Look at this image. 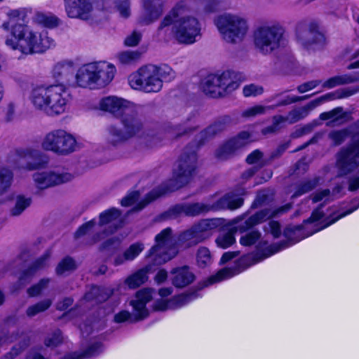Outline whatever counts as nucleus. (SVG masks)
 I'll return each instance as SVG.
<instances>
[{"instance_id":"f257e3e1","label":"nucleus","mask_w":359,"mask_h":359,"mask_svg":"<svg viewBox=\"0 0 359 359\" xmlns=\"http://www.w3.org/2000/svg\"><path fill=\"white\" fill-rule=\"evenodd\" d=\"M222 0H180L160 22L156 36L169 41L173 38L178 43L191 45L201 37V25L196 14L207 15L217 11Z\"/></svg>"},{"instance_id":"f03ea898","label":"nucleus","mask_w":359,"mask_h":359,"mask_svg":"<svg viewBox=\"0 0 359 359\" xmlns=\"http://www.w3.org/2000/svg\"><path fill=\"white\" fill-rule=\"evenodd\" d=\"M9 15L10 20L4 22L2 27L5 29H8L10 26L12 27L13 38L8 39L6 44L13 50H19L27 55L41 53L55 46L54 39L47 32H34L22 24L13 25L12 18L19 15L18 11H11Z\"/></svg>"},{"instance_id":"7ed1b4c3","label":"nucleus","mask_w":359,"mask_h":359,"mask_svg":"<svg viewBox=\"0 0 359 359\" xmlns=\"http://www.w3.org/2000/svg\"><path fill=\"white\" fill-rule=\"evenodd\" d=\"M175 71L167 65H146L140 67L128 77L131 88L145 93H158L163 88L164 81L175 78Z\"/></svg>"},{"instance_id":"20e7f679","label":"nucleus","mask_w":359,"mask_h":359,"mask_svg":"<svg viewBox=\"0 0 359 359\" xmlns=\"http://www.w3.org/2000/svg\"><path fill=\"white\" fill-rule=\"evenodd\" d=\"M285 28L279 23H265L255 28L252 34L255 50L269 55L285 44Z\"/></svg>"},{"instance_id":"39448f33","label":"nucleus","mask_w":359,"mask_h":359,"mask_svg":"<svg viewBox=\"0 0 359 359\" xmlns=\"http://www.w3.org/2000/svg\"><path fill=\"white\" fill-rule=\"evenodd\" d=\"M202 146L199 142L188 144L182 151L173 179L170 182L169 190L175 191L187 184L196 175L198 167L197 150Z\"/></svg>"},{"instance_id":"423d86ee","label":"nucleus","mask_w":359,"mask_h":359,"mask_svg":"<svg viewBox=\"0 0 359 359\" xmlns=\"http://www.w3.org/2000/svg\"><path fill=\"white\" fill-rule=\"evenodd\" d=\"M292 244V243L290 241H282L278 244H274L269 246L262 252L243 256L239 259L236 267L224 268L221 269L215 275L210 277L205 285H208L217 283L238 274L250 266L262 261Z\"/></svg>"},{"instance_id":"0eeeda50","label":"nucleus","mask_w":359,"mask_h":359,"mask_svg":"<svg viewBox=\"0 0 359 359\" xmlns=\"http://www.w3.org/2000/svg\"><path fill=\"white\" fill-rule=\"evenodd\" d=\"M215 25L222 39L231 44L243 41L249 31L248 20L235 14L225 13L217 16Z\"/></svg>"},{"instance_id":"6e6552de","label":"nucleus","mask_w":359,"mask_h":359,"mask_svg":"<svg viewBox=\"0 0 359 359\" xmlns=\"http://www.w3.org/2000/svg\"><path fill=\"white\" fill-rule=\"evenodd\" d=\"M240 82L234 72L224 71L208 75L201 82V88L206 95L214 97H224L236 90Z\"/></svg>"},{"instance_id":"1a4fd4ad","label":"nucleus","mask_w":359,"mask_h":359,"mask_svg":"<svg viewBox=\"0 0 359 359\" xmlns=\"http://www.w3.org/2000/svg\"><path fill=\"white\" fill-rule=\"evenodd\" d=\"M42 148L57 155L66 156L76 151L77 142L73 135L62 129L48 133L42 140Z\"/></svg>"},{"instance_id":"9d476101","label":"nucleus","mask_w":359,"mask_h":359,"mask_svg":"<svg viewBox=\"0 0 359 359\" xmlns=\"http://www.w3.org/2000/svg\"><path fill=\"white\" fill-rule=\"evenodd\" d=\"M155 243L149 250V256L156 264L160 265L170 261L178 253L172 230L170 227L165 228L156 236Z\"/></svg>"},{"instance_id":"9b49d317","label":"nucleus","mask_w":359,"mask_h":359,"mask_svg":"<svg viewBox=\"0 0 359 359\" xmlns=\"http://www.w3.org/2000/svg\"><path fill=\"white\" fill-rule=\"evenodd\" d=\"M217 226V219H201L190 229L182 232L180 235L178 241L185 248L195 246L208 239Z\"/></svg>"},{"instance_id":"f8f14e48","label":"nucleus","mask_w":359,"mask_h":359,"mask_svg":"<svg viewBox=\"0 0 359 359\" xmlns=\"http://www.w3.org/2000/svg\"><path fill=\"white\" fill-rule=\"evenodd\" d=\"M337 177L353 172L359 167V140L344 147L336 154Z\"/></svg>"},{"instance_id":"ddd939ff","label":"nucleus","mask_w":359,"mask_h":359,"mask_svg":"<svg viewBox=\"0 0 359 359\" xmlns=\"http://www.w3.org/2000/svg\"><path fill=\"white\" fill-rule=\"evenodd\" d=\"M296 39L298 43L306 50L323 44L325 41L324 35L319 31L318 23L313 20H303L297 24Z\"/></svg>"},{"instance_id":"4468645a","label":"nucleus","mask_w":359,"mask_h":359,"mask_svg":"<svg viewBox=\"0 0 359 359\" xmlns=\"http://www.w3.org/2000/svg\"><path fill=\"white\" fill-rule=\"evenodd\" d=\"M8 161L14 168L27 170H36L42 165L41 151L30 147L15 149L9 156Z\"/></svg>"},{"instance_id":"2eb2a0df","label":"nucleus","mask_w":359,"mask_h":359,"mask_svg":"<svg viewBox=\"0 0 359 359\" xmlns=\"http://www.w3.org/2000/svg\"><path fill=\"white\" fill-rule=\"evenodd\" d=\"M32 177L36 187L43 190L70 182L73 175L63 170L53 169L36 172Z\"/></svg>"},{"instance_id":"dca6fc26","label":"nucleus","mask_w":359,"mask_h":359,"mask_svg":"<svg viewBox=\"0 0 359 359\" xmlns=\"http://www.w3.org/2000/svg\"><path fill=\"white\" fill-rule=\"evenodd\" d=\"M46 114L57 116L64 113L67 105L71 100L70 93L63 84L50 85V93Z\"/></svg>"},{"instance_id":"f3484780","label":"nucleus","mask_w":359,"mask_h":359,"mask_svg":"<svg viewBox=\"0 0 359 359\" xmlns=\"http://www.w3.org/2000/svg\"><path fill=\"white\" fill-rule=\"evenodd\" d=\"M214 210L213 204L203 203H192L177 204L162 215L165 219H175L181 215L187 217H196Z\"/></svg>"},{"instance_id":"a211bd4d","label":"nucleus","mask_w":359,"mask_h":359,"mask_svg":"<svg viewBox=\"0 0 359 359\" xmlns=\"http://www.w3.org/2000/svg\"><path fill=\"white\" fill-rule=\"evenodd\" d=\"M251 141V135L248 132H241L236 137L222 144L216 151V156L221 160L227 159L232 156L238 150L248 144Z\"/></svg>"},{"instance_id":"6ab92c4d","label":"nucleus","mask_w":359,"mask_h":359,"mask_svg":"<svg viewBox=\"0 0 359 359\" xmlns=\"http://www.w3.org/2000/svg\"><path fill=\"white\" fill-rule=\"evenodd\" d=\"M121 122L126 135L130 140L135 137H141L144 134V126L138 117L134 106L130 109L128 113L121 117Z\"/></svg>"},{"instance_id":"aec40b11","label":"nucleus","mask_w":359,"mask_h":359,"mask_svg":"<svg viewBox=\"0 0 359 359\" xmlns=\"http://www.w3.org/2000/svg\"><path fill=\"white\" fill-rule=\"evenodd\" d=\"M100 109L109 112L116 117H121L128 113L133 105L128 101L116 97H107L100 102Z\"/></svg>"},{"instance_id":"412c9836","label":"nucleus","mask_w":359,"mask_h":359,"mask_svg":"<svg viewBox=\"0 0 359 359\" xmlns=\"http://www.w3.org/2000/svg\"><path fill=\"white\" fill-rule=\"evenodd\" d=\"M76 66L71 60H63L55 64L53 69L54 78L61 81L63 85L74 86L76 81H74Z\"/></svg>"},{"instance_id":"4be33fe9","label":"nucleus","mask_w":359,"mask_h":359,"mask_svg":"<svg viewBox=\"0 0 359 359\" xmlns=\"http://www.w3.org/2000/svg\"><path fill=\"white\" fill-rule=\"evenodd\" d=\"M292 208V204L287 203L276 210L264 209L250 217L245 222V225L241 227V230L245 231L259 223L266 221L271 217L281 215Z\"/></svg>"},{"instance_id":"5701e85b","label":"nucleus","mask_w":359,"mask_h":359,"mask_svg":"<svg viewBox=\"0 0 359 359\" xmlns=\"http://www.w3.org/2000/svg\"><path fill=\"white\" fill-rule=\"evenodd\" d=\"M163 0H143L144 14L139 22L147 25L157 20L163 13Z\"/></svg>"},{"instance_id":"b1692460","label":"nucleus","mask_w":359,"mask_h":359,"mask_svg":"<svg viewBox=\"0 0 359 359\" xmlns=\"http://www.w3.org/2000/svg\"><path fill=\"white\" fill-rule=\"evenodd\" d=\"M198 297L196 292L175 296L168 301L159 299L154 302V311H165L168 309H177L188 304Z\"/></svg>"},{"instance_id":"393cba45","label":"nucleus","mask_w":359,"mask_h":359,"mask_svg":"<svg viewBox=\"0 0 359 359\" xmlns=\"http://www.w3.org/2000/svg\"><path fill=\"white\" fill-rule=\"evenodd\" d=\"M200 128L198 121L194 117L188 118L179 125H168L165 128L168 137L177 139L183 135H189Z\"/></svg>"},{"instance_id":"a878e982","label":"nucleus","mask_w":359,"mask_h":359,"mask_svg":"<svg viewBox=\"0 0 359 359\" xmlns=\"http://www.w3.org/2000/svg\"><path fill=\"white\" fill-rule=\"evenodd\" d=\"M151 297L152 290L149 288H144L136 293L135 299L130 302L136 320H142L148 316L149 311L146 309V304L151 299Z\"/></svg>"},{"instance_id":"bb28decb","label":"nucleus","mask_w":359,"mask_h":359,"mask_svg":"<svg viewBox=\"0 0 359 359\" xmlns=\"http://www.w3.org/2000/svg\"><path fill=\"white\" fill-rule=\"evenodd\" d=\"M97 62L83 65L81 67L76 76V85L86 88L92 84H97Z\"/></svg>"},{"instance_id":"cd10ccee","label":"nucleus","mask_w":359,"mask_h":359,"mask_svg":"<svg viewBox=\"0 0 359 359\" xmlns=\"http://www.w3.org/2000/svg\"><path fill=\"white\" fill-rule=\"evenodd\" d=\"M92 0H65L66 11L70 18H86L92 10Z\"/></svg>"},{"instance_id":"c85d7f7f","label":"nucleus","mask_w":359,"mask_h":359,"mask_svg":"<svg viewBox=\"0 0 359 359\" xmlns=\"http://www.w3.org/2000/svg\"><path fill=\"white\" fill-rule=\"evenodd\" d=\"M50 93V86H37L32 88L29 100L34 107L39 111L46 113V109L48 102V97Z\"/></svg>"},{"instance_id":"c756f323","label":"nucleus","mask_w":359,"mask_h":359,"mask_svg":"<svg viewBox=\"0 0 359 359\" xmlns=\"http://www.w3.org/2000/svg\"><path fill=\"white\" fill-rule=\"evenodd\" d=\"M230 123L231 118L229 116H224L218 118L212 125L200 132L197 136L198 139L197 142L203 145L205 141L224 131L229 126Z\"/></svg>"},{"instance_id":"7c9ffc66","label":"nucleus","mask_w":359,"mask_h":359,"mask_svg":"<svg viewBox=\"0 0 359 359\" xmlns=\"http://www.w3.org/2000/svg\"><path fill=\"white\" fill-rule=\"evenodd\" d=\"M144 244L137 242L131 244L122 253L117 254L113 260L115 266L124 264L128 262H132L137 258L144 250Z\"/></svg>"},{"instance_id":"2f4dec72","label":"nucleus","mask_w":359,"mask_h":359,"mask_svg":"<svg viewBox=\"0 0 359 359\" xmlns=\"http://www.w3.org/2000/svg\"><path fill=\"white\" fill-rule=\"evenodd\" d=\"M172 283L177 287H184L191 284L195 276L188 266L173 269L171 271Z\"/></svg>"},{"instance_id":"473e14b6","label":"nucleus","mask_w":359,"mask_h":359,"mask_svg":"<svg viewBox=\"0 0 359 359\" xmlns=\"http://www.w3.org/2000/svg\"><path fill=\"white\" fill-rule=\"evenodd\" d=\"M243 199L233 192L228 193L213 204L214 210L221 209L235 210L241 207Z\"/></svg>"},{"instance_id":"72a5a7b5","label":"nucleus","mask_w":359,"mask_h":359,"mask_svg":"<svg viewBox=\"0 0 359 359\" xmlns=\"http://www.w3.org/2000/svg\"><path fill=\"white\" fill-rule=\"evenodd\" d=\"M97 85L105 86L114 79L116 68L106 62H97Z\"/></svg>"},{"instance_id":"f704fd0d","label":"nucleus","mask_w":359,"mask_h":359,"mask_svg":"<svg viewBox=\"0 0 359 359\" xmlns=\"http://www.w3.org/2000/svg\"><path fill=\"white\" fill-rule=\"evenodd\" d=\"M317 107L318 102H310L303 107L294 108L287 114L288 123L292 124L304 119Z\"/></svg>"},{"instance_id":"c9c22d12","label":"nucleus","mask_w":359,"mask_h":359,"mask_svg":"<svg viewBox=\"0 0 359 359\" xmlns=\"http://www.w3.org/2000/svg\"><path fill=\"white\" fill-rule=\"evenodd\" d=\"M105 139L106 142L111 146H117L129 140L123 128L114 125L107 127Z\"/></svg>"},{"instance_id":"e433bc0d","label":"nucleus","mask_w":359,"mask_h":359,"mask_svg":"<svg viewBox=\"0 0 359 359\" xmlns=\"http://www.w3.org/2000/svg\"><path fill=\"white\" fill-rule=\"evenodd\" d=\"M346 113L344 112L342 107H339L331 111L323 112L320 115V119L323 121L330 120L327 126H331L337 124L340 121L344 119Z\"/></svg>"},{"instance_id":"4c0bfd02","label":"nucleus","mask_w":359,"mask_h":359,"mask_svg":"<svg viewBox=\"0 0 359 359\" xmlns=\"http://www.w3.org/2000/svg\"><path fill=\"white\" fill-rule=\"evenodd\" d=\"M13 180V173L9 168L0 167V195H3L10 189Z\"/></svg>"},{"instance_id":"58836bf2","label":"nucleus","mask_w":359,"mask_h":359,"mask_svg":"<svg viewBox=\"0 0 359 359\" xmlns=\"http://www.w3.org/2000/svg\"><path fill=\"white\" fill-rule=\"evenodd\" d=\"M147 278V270L142 269L128 277L126 284L130 288L134 289L144 283Z\"/></svg>"},{"instance_id":"ea45409f","label":"nucleus","mask_w":359,"mask_h":359,"mask_svg":"<svg viewBox=\"0 0 359 359\" xmlns=\"http://www.w3.org/2000/svg\"><path fill=\"white\" fill-rule=\"evenodd\" d=\"M76 268L75 260L70 257H66L58 263L55 272L57 275L62 276L74 271Z\"/></svg>"},{"instance_id":"a19ab883","label":"nucleus","mask_w":359,"mask_h":359,"mask_svg":"<svg viewBox=\"0 0 359 359\" xmlns=\"http://www.w3.org/2000/svg\"><path fill=\"white\" fill-rule=\"evenodd\" d=\"M49 255L45 254L36 259L32 266L27 271L23 273V274L20 278V281L22 283L27 279V278H29L31 276H32L37 270L44 268L47 265V261Z\"/></svg>"},{"instance_id":"79ce46f5","label":"nucleus","mask_w":359,"mask_h":359,"mask_svg":"<svg viewBox=\"0 0 359 359\" xmlns=\"http://www.w3.org/2000/svg\"><path fill=\"white\" fill-rule=\"evenodd\" d=\"M141 57V53L136 50H125L117 54L116 58L120 64L123 65H133L137 62Z\"/></svg>"},{"instance_id":"37998d69","label":"nucleus","mask_w":359,"mask_h":359,"mask_svg":"<svg viewBox=\"0 0 359 359\" xmlns=\"http://www.w3.org/2000/svg\"><path fill=\"white\" fill-rule=\"evenodd\" d=\"M102 351L100 343H95L90 345L82 354H72L65 356L63 359H81L82 358H90L98 355Z\"/></svg>"},{"instance_id":"c03bdc74","label":"nucleus","mask_w":359,"mask_h":359,"mask_svg":"<svg viewBox=\"0 0 359 359\" xmlns=\"http://www.w3.org/2000/svg\"><path fill=\"white\" fill-rule=\"evenodd\" d=\"M218 247L225 249L231 246L235 242L234 232L232 231H223L215 240Z\"/></svg>"},{"instance_id":"a18cd8bd","label":"nucleus","mask_w":359,"mask_h":359,"mask_svg":"<svg viewBox=\"0 0 359 359\" xmlns=\"http://www.w3.org/2000/svg\"><path fill=\"white\" fill-rule=\"evenodd\" d=\"M32 203V199L29 197H25L19 195L15 198V206L11 209V213L13 216L20 215L27 208H28Z\"/></svg>"},{"instance_id":"49530a36","label":"nucleus","mask_w":359,"mask_h":359,"mask_svg":"<svg viewBox=\"0 0 359 359\" xmlns=\"http://www.w3.org/2000/svg\"><path fill=\"white\" fill-rule=\"evenodd\" d=\"M52 302V300L50 299L42 300L29 306L26 311V314L30 318L34 317L39 313L46 311L51 306Z\"/></svg>"},{"instance_id":"de8ad7c7","label":"nucleus","mask_w":359,"mask_h":359,"mask_svg":"<svg viewBox=\"0 0 359 359\" xmlns=\"http://www.w3.org/2000/svg\"><path fill=\"white\" fill-rule=\"evenodd\" d=\"M121 216L120 211L116 208H110L100 215L99 217V225L103 226L108 224L117 219Z\"/></svg>"},{"instance_id":"09e8293b","label":"nucleus","mask_w":359,"mask_h":359,"mask_svg":"<svg viewBox=\"0 0 359 359\" xmlns=\"http://www.w3.org/2000/svg\"><path fill=\"white\" fill-rule=\"evenodd\" d=\"M351 83L349 74L338 75L330 78L323 83V87L330 89L337 86Z\"/></svg>"},{"instance_id":"8fccbe9b","label":"nucleus","mask_w":359,"mask_h":359,"mask_svg":"<svg viewBox=\"0 0 359 359\" xmlns=\"http://www.w3.org/2000/svg\"><path fill=\"white\" fill-rule=\"evenodd\" d=\"M29 344V338L27 336H22L20 343L14 346L11 351L4 356L3 359H13L26 348Z\"/></svg>"},{"instance_id":"3c124183","label":"nucleus","mask_w":359,"mask_h":359,"mask_svg":"<svg viewBox=\"0 0 359 359\" xmlns=\"http://www.w3.org/2000/svg\"><path fill=\"white\" fill-rule=\"evenodd\" d=\"M197 263L200 267L204 268L211 263L212 258L210 250L205 247L198 248L196 255Z\"/></svg>"},{"instance_id":"603ef678","label":"nucleus","mask_w":359,"mask_h":359,"mask_svg":"<svg viewBox=\"0 0 359 359\" xmlns=\"http://www.w3.org/2000/svg\"><path fill=\"white\" fill-rule=\"evenodd\" d=\"M318 182L319 180L317 178L303 182L297 187V189L292 197L297 198L311 191L318 184Z\"/></svg>"},{"instance_id":"864d4df0","label":"nucleus","mask_w":359,"mask_h":359,"mask_svg":"<svg viewBox=\"0 0 359 359\" xmlns=\"http://www.w3.org/2000/svg\"><path fill=\"white\" fill-rule=\"evenodd\" d=\"M310 97V95L304 96H291L287 95L283 100L278 101L276 104L273 106H269V109H273L278 107L286 106L290 104H293L302 100H306Z\"/></svg>"},{"instance_id":"5fc2aeb1","label":"nucleus","mask_w":359,"mask_h":359,"mask_svg":"<svg viewBox=\"0 0 359 359\" xmlns=\"http://www.w3.org/2000/svg\"><path fill=\"white\" fill-rule=\"evenodd\" d=\"M264 93V88L255 83L245 85L243 88V94L245 97H256Z\"/></svg>"},{"instance_id":"6e6d98bb","label":"nucleus","mask_w":359,"mask_h":359,"mask_svg":"<svg viewBox=\"0 0 359 359\" xmlns=\"http://www.w3.org/2000/svg\"><path fill=\"white\" fill-rule=\"evenodd\" d=\"M121 240L117 237L114 236L103 242L100 246V250H116L119 248Z\"/></svg>"},{"instance_id":"4d7b16f0","label":"nucleus","mask_w":359,"mask_h":359,"mask_svg":"<svg viewBox=\"0 0 359 359\" xmlns=\"http://www.w3.org/2000/svg\"><path fill=\"white\" fill-rule=\"evenodd\" d=\"M50 283L49 278H43L37 284L32 286L27 290V293L30 297H36L46 289Z\"/></svg>"},{"instance_id":"13d9d810","label":"nucleus","mask_w":359,"mask_h":359,"mask_svg":"<svg viewBox=\"0 0 359 359\" xmlns=\"http://www.w3.org/2000/svg\"><path fill=\"white\" fill-rule=\"evenodd\" d=\"M267 109H269V107L255 105L244 110L242 112V116L245 118H252L257 115L265 114Z\"/></svg>"},{"instance_id":"bf43d9fd","label":"nucleus","mask_w":359,"mask_h":359,"mask_svg":"<svg viewBox=\"0 0 359 359\" xmlns=\"http://www.w3.org/2000/svg\"><path fill=\"white\" fill-rule=\"evenodd\" d=\"M261 236V233L258 231H252L243 236L240 239L242 245L250 246L255 244Z\"/></svg>"},{"instance_id":"052dcab7","label":"nucleus","mask_w":359,"mask_h":359,"mask_svg":"<svg viewBox=\"0 0 359 359\" xmlns=\"http://www.w3.org/2000/svg\"><path fill=\"white\" fill-rule=\"evenodd\" d=\"M347 137L346 130H334L329 133L328 137L332 142L333 144L337 146L342 144Z\"/></svg>"},{"instance_id":"680f3d73","label":"nucleus","mask_w":359,"mask_h":359,"mask_svg":"<svg viewBox=\"0 0 359 359\" xmlns=\"http://www.w3.org/2000/svg\"><path fill=\"white\" fill-rule=\"evenodd\" d=\"M129 0H118L116 2V8L123 18H128L130 15Z\"/></svg>"},{"instance_id":"e2e57ef3","label":"nucleus","mask_w":359,"mask_h":359,"mask_svg":"<svg viewBox=\"0 0 359 359\" xmlns=\"http://www.w3.org/2000/svg\"><path fill=\"white\" fill-rule=\"evenodd\" d=\"M62 341V333L60 330L55 331L50 336L45 339V345L48 347H55Z\"/></svg>"},{"instance_id":"0e129e2a","label":"nucleus","mask_w":359,"mask_h":359,"mask_svg":"<svg viewBox=\"0 0 359 359\" xmlns=\"http://www.w3.org/2000/svg\"><path fill=\"white\" fill-rule=\"evenodd\" d=\"M142 36V35L141 32L133 31L130 34L126 37L124 44L129 47L136 46L140 42Z\"/></svg>"},{"instance_id":"69168bd1","label":"nucleus","mask_w":359,"mask_h":359,"mask_svg":"<svg viewBox=\"0 0 359 359\" xmlns=\"http://www.w3.org/2000/svg\"><path fill=\"white\" fill-rule=\"evenodd\" d=\"M359 92V86L349 87L346 88L339 89L335 91V97L339 99L350 97Z\"/></svg>"},{"instance_id":"338daca9","label":"nucleus","mask_w":359,"mask_h":359,"mask_svg":"<svg viewBox=\"0 0 359 359\" xmlns=\"http://www.w3.org/2000/svg\"><path fill=\"white\" fill-rule=\"evenodd\" d=\"M331 198V191L330 189H326L318 191L313 194L312 201L313 203L320 202L323 200L325 201H329Z\"/></svg>"},{"instance_id":"774afa93","label":"nucleus","mask_w":359,"mask_h":359,"mask_svg":"<svg viewBox=\"0 0 359 359\" xmlns=\"http://www.w3.org/2000/svg\"><path fill=\"white\" fill-rule=\"evenodd\" d=\"M95 222L94 220H90L82 226H81L78 230L75 232V237L80 238L84 235H86L88 232H89L95 226Z\"/></svg>"}]
</instances>
